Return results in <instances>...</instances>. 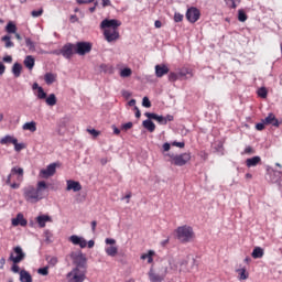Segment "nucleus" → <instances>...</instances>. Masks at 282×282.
<instances>
[{
	"label": "nucleus",
	"instance_id": "nucleus-14",
	"mask_svg": "<svg viewBox=\"0 0 282 282\" xmlns=\"http://www.w3.org/2000/svg\"><path fill=\"white\" fill-rule=\"evenodd\" d=\"M74 52H76V48L75 45L72 43H67L61 48L62 56L64 58H67L68 61L69 58H72V56H74Z\"/></svg>",
	"mask_w": 282,
	"mask_h": 282
},
{
	"label": "nucleus",
	"instance_id": "nucleus-39",
	"mask_svg": "<svg viewBox=\"0 0 282 282\" xmlns=\"http://www.w3.org/2000/svg\"><path fill=\"white\" fill-rule=\"evenodd\" d=\"M25 45L29 47L30 52H36V44L30 37H25Z\"/></svg>",
	"mask_w": 282,
	"mask_h": 282
},
{
	"label": "nucleus",
	"instance_id": "nucleus-15",
	"mask_svg": "<svg viewBox=\"0 0 282 282\" xmlns=\"http://www.w3.org/2000/svg\"><path fill=\"white\" fill-rule=\"evenodd\" d=\"M56 173V163H51L46 166V169H43L40 171V177H43L44 180H47V177H52Z\"/></svg>",
	"mask_w": 282,
	"mask_h": 282
},
{
	"label": "nucleus",
	"instance_id": "nucleus-4",
	"mask_svg": "<svg viewBox=\"0 0 282 282\" xmlns=\"http://www.w3.org/2000/svg\"><path fill=\"white\" fill-rule=\"evenodd\" d=\"M176 237L178 241H181V243H189V241H193V239H195V231H193V227L184 225L177 227Z\"/></svg>",
	"mask_w": 282,
	"mask_h": 282
},
{
	"label": "nucleus",
	"instance_id": "nucleus-38",
	"mask_svg": "<svg viewBox=\"0 0 282 282\" xmlns=\"http://www.w3.org/2000/svg\"><path fill=\"white\" fill-rule=\"evenodd\" d=\"M1 41H3L4 46L7 48L14 47V42H12V40H10V35L2 36Z\"/></svg>",
	"mask_w": 282,
	"mask_h": 282
},
{
	"label": "nucleus",
	"instance_id": "nucleus-62",
	"mask_svg": "<svg viewBox=\"0 0 282 282\" xmlns=\"http://www.w3.org/2000/svg\"><path fill=\"white\" fill-rule=\"evenodd\" d=\"M3 62L4 63H12V56H10V55L4 56Z\"/></svg>",
	"mask_w": 282,
	"mask_h": 282
},
{
	"label": "nucleus",
	"instance_id": "nucleus-17",
	"mask_svg": "<svg viewBox=\"0 0 282 282\" xmlns=\"http://www.w3.org/2000/svg\"><path fill=\"white\" fill-rule=\"evenodd\" d=\"M68 241H70L73 246H79V248H87V240L80 236L73 235L68 238Z\"/></svg>",
	"mask_w": 282,
	"mask_h": 282
},
{
	"label": "nucleus",
	"instance_id": "nucleus-45",
	"mask_svg": "<svg viewBox=\"0 0 282 282\" xmlns=\"http://www.w3.org/2000/svg\"><path fill=\"white\" fill-rule=\"evenodd\" d=\"M37 274H41L42 276H47V274H50V265L37 269Z\"/></svg>",
	"mask_w": 282,
	"mask_h": 282
},
{
	"label": "nucleus",
	"instance_id": "nucleus-36",
	"mask_svg": "<svg viewBox=\"0 0 282 282\" xmlns=\"http://www.w3.org/2000/svg\"><path fill=\"white\" fill-rule=\"evenodd\" d=\"M44 80H45L46 85H52L53 83H55L56 76L52 73H46L44 76Z\"/></svg>",
	"mask_w": 282,
	"mask_h": 282
},
{
	"label": "nucleus",
	"instance_id": "nucleus-41",
	"mask_svg": "<svg viewBox=\"0 0 282 282\" xmlns=\"http://www.w3.org/2000/svg\"><path fill=\"white\" fill-rule=\"evenodd\" d=\"M238 21H240V23H246V21H248V15L242 9L238 10Z\"/></svg>",
	"mask_w": 282,
	"mask_h": 282
},
{
	"label": "nucleus",
	"instance_id": "nucleus-59",
	"mask_svg": "<svg viewBox=\"0 0 282 282\" xmlns=\"http://www.w3.org/2000/svg\"><path fill=\"white\" fill-rule=\"evenodd\" d=\"M3 74H6V65L0 62V76H3Z\"/></svg>",
	"mask_w": 282,
	"mask_h": 282
},
{
	"label": "nucleus",
	"instance_id": "nucleus-13",
	"mask_svg": "<svg viewBox=\"0 0 282 282\" xmlns=\"http://www.w3.org/2000/svg\"><path fill=\"white\" fill-rule=\"evenodd\" d=\"M148 276L151 282H162L166 276V270L164 271H156L155 269L151 268Z\"/></svg>",
	"mask_w": 282,
	"mask_h": 282
},
{
	"label": "nucleus",
	"instance_id": "nucleus-26",
	"mask_svg": "<svg viewBox=\"0 0 282 282\" xmlns=\"http://www.w3.org/2000/svg\"><path fill=\"white\" fill-rule=\"evenodd\" d=\"M0 144H17V138L7 134L0 140Z\"/></svg>",
	"mask_w": 282,
	"mask_h": 282
},
{
	"label": "nucleus",
	"instance_id": "nucleus-24",
	"mask_svg": "<svg viewBox=\"0 0 282 282\" xmlns=\"http://www.w3.org/2000/svg\"><path fill=\"white\" fill-rule=\"evenodd\" d=\"M23 131H30L31 133H34L36 131V121L25 122L22 126Z\"/></svg>",
	"mask_w": 282,
	"mask_h": 282
},
{
	"label": "nucleus",
	"instance_id": "nucleus-5",
	"mask_svg": "<svg viewBox=\"0 0 282 282\" xmlns=\"http://www.w3.org/2000/svg\"><path fill=\"white\" fill-rule=\"evenodd\" d=\"M167 158H170L169 162L171 164H174V166H184L186 163L191 162V153L185 152L182 154H166Z\"/></svg>",
	"mask_w": 282,
	"mask_h": 282
},
{
	"label": "nucleus",
	"instance_id": "nucleus-25",
	"mask_svg": "<svg viewBox=\"0 0 282 282\" xmlns=\"http://www.w3.org/2000/svg\"><path fill=\"white\" fill-rule=\"evenodd\" d=\"M186 265H188V262L186 260H181L176 263V265L173 267V264H171L172 270H180L181 272H185L186 271Z\"/></svg>",
	"mask_w": 282,
	"mask_h": 282
},
{
	"label": "nucleus",
	"instance_id": "nucleus-49",
	"mask_svg": "<svg viewBox=\"0 0 282 282\" xmlns=\"http://www.w3.org/2000/svg\"><path fill=\"white\" fill-rule=\"evenodd\" d=\"M174 21H175V23H182V21H184V15L182 13L175 12Z\"/></svg>",
	"mask_w": 282,
	"mask_h": 282
},
{
	"label": "nucleus",
	"instance_id": "nucleus-23",
	"mask_svg": "<svg viewBox=\"0 0 282 282\" xmlns=\"http://www.w3.org/2000/svg\"><path fill=\"white\" fill-rule=\"evenodd\" d=\"M258 164H261V156H252L246 160V165L248 169L258 166Z\"/></svg>",
	"mask_w": 282,
	"mask_h": 282
},
{
	"label": "nucleus",
	"instance_id": "nucleus-30",
	"mask_svg": "<svg viewBox=\"0 0 282 282\" xmlns=\"http://www.w3.org/2000/svg\"><path fill=\"white\" fill-rule=\"evenodd\" d=\"M23 69V66L20 63L13 64L12 67V74L15 78H19L21 76V70Z\"/></svg>",
	"mask_w": 282,
	"mask_h": 282
},
{
	"label": "nucleus",
	"instance_id": "nucleus-51",
	"mask_svg": "<svg viewBox=\"0 0 282 282\" xmlns=\"http://www.w3.org/2000/svg\"><path fill=\"white\" fill-rule=\"evenodd\" d=\"M254 153V150L252 149V147L248 145L245 148L243 152L241 153L242 155H250Z\"/></svg>",
	"mask_w": 282,
	"mask_h": 282
},
{
	"label": "nucleus",
	"instance_id": "nucleus-27",
	"mask_svg": "<svg viewBox=\"0 0 282 282\" xmlns=\"http://www.w3.org/2000/svg\"><path fill=\"white\" fill-rule=\"evenodd\" d=\"M142 124H143L144 129L150 131V133H153V131H155V123H153V121H151L150 118L144 120Z\"/></svg>",
	"mask_w": 282,
	"mask_h": 282
},
{
	"label": "nucleus",
	"instance_id": "nucleus-64",
	"mask_svg": "<svg viewBox=\"0 0 282 282\" xmlns=\"http://www.w3.org/2000/svg\"><path fill=\"white\" fill-rule=\"evenodd\" d=\"M163 150L164 151H171V144L170 143H164L163 144Z\"/></svg>",
	"mask_w": 282,
	"mask_h": 282
},
{
	"label": "nucleus",
	"instance_id": "nucleus-57",
	"mask_svg": "<svg viewBox=\"0 0 282 282\" xmlns=\"http://www.w3.org/2000/svg\"><path fill=\"white\" fill-rule=\"evenodd\" d=\"M186 144L184 142H177V141H174L172 142V147H178V149H184Z\"/></svg>",
	"mask_w": 282,
	"mask_h": 282
},
{
	"label": "nucleus",
	"instance_id": "nucleus-19",
	"mask_svg": "<svg viewBox=\"0 0 282 282\" xmlns=\"http://www.w3.org/2000/svg\"><path fill=\"white\" fill-rule=\"evenodd\" d=\"M264 124H272V127H280L279 119H276V116L274 113L270 112L264 119Z\"/></svg>",
	"mask_w": 282,
	"mask_h": 282
},
{
	"label": "nucleus",
	"instance_id": "nucleus-31",
	"mask_svg": "<svg viewBox=\"0 0 282 282\" xmlns=\"http://www.w3.org/2000/svg\"><path fill=\"white\" fill-rule=\"evenodd\" d=\"M253 259H262L263 258V249L261 247H256L251 253Z\"/></svg>",
	"mask_w": 282,
	"mask_h": 282
},
{
	"label": "nucleus",
	"instance_id": "nucleus-22",
	"mask_svg": "<svg viewBox=\"0 0 282 282\" xmlns=\"http://www.w3.org/2000/svg\"><path fill=\"white\" fill-rule=\"evenodd\" d=\"M35 220L37 221L40 228H45L47 221L52 223V217L48 215H40L35 218Z\"/></svg>",
	"mask_w": 282,
	"mask_h": 282
},
{
	"label": "nucleus",
	"instance_id": "nucleus-54",
	"mask_svg": "<svg viewBox=\"0 0 282 282\" xmlns=\"http://www.w3.org/2000/svg\"><path fill=\"white\" fill-rule=\"evenodd\" d=\"M132 127L133 122H127L121 126V129H123V131H129V129H131Z\"/></svg>",
	"mask_w": 282,
	"mask_h": 282
},
{
	"label": "nucleus",
	"instance_id": "nucleus-61",
	"mask_svg": "<svg viewBox=\"0 0 282 282\" xmlns=\"http://www.w3.org/2000/svg\"><path fill=\"white\" fill-rule=\"evenodd\" d=\"M134 111H135V118H140L142 116L138 106H134Z\"/></svg>",
	"mask_w": 282,
	"mask_h": 282
},
{
	"label": "nucleus",
	"instance_id": "nucleus-34",
	"mask_svg": "<svg viewBox=\"0 0 282 282\" xmlns=\"http://www.w3.org/2000/svg\"><path fill=\"white\" fill-rule=\"evenodd\" d=\"M225 2L228 8H230L231 10H236V8H238L241 3V0H225Z\"/></svg>",
	"mask_w": 282,
	"mask_h": 282
},
{
	"label": "nucleus",
	"instance_id": "nucleus-20",
	"mask_svg": "<svg viewBox=\"0 0 282 282\" xmlns=\"http://www.w3.org/2000/svg\"><path fill=\"white\" fill-rule=\"evenodd\" d=\"M180 80H186L187 78H193V70L189 68H181L177 73Z\"/></svg>",
	"mask_w": 282,
	"mask_h": 282
},
{
	"label": "nucleus",
	"instance_id": "nucleus-50",
	"mask_svg": "<svg viewBox=\"0 0 282 282\" xmlns=\"http://www.w3.org/2000/svg\"><path fill=\"white\" fill-rule=\"evenodd\" d=\"M42 14H43V9L33 10L31 12V17H33L34 19H39V17H41Z\"/></svg>",
	"mask_w": 282,
	"mask_h": 282
},
{
	"label": "nucleus",
	"instance_id": "nucleus-58",
	"mask_svg": "<svg viewBox=\"0 0 282 282\" xmlns=\"http://www.w3.org/2000/svg\"><path fill=\"white\" fill-rule=\"evenodd\" d=\"M102 8H109L111 7V0H101Z\"/></svg>",
	"mask_w": 282,
	"mask_h": 282
},
{
	"label": "nucleus",
	"instance_id": "nucleus-16",
	"mask_svg": "<svg viewBox=\"0 0 282 282\" xmlns=\"http://www.w3.org/2000/svg\"><path fill=\"white\" fill-rule=\"evenodd\" d=\"M169 72H170L169 65L166 64H158L154 66V73L156 78H164V76H166Z\"/></svg>",
	"mask_w": 282,
	"mask_h": 282
},
{
	"label": "nucleus",
	"instance_id": "nucleus-1",
	"mask_svg": "<svg viewBox=\"0 0 282 282\" xmlns=\"http://www.w3.org/2000/svg\"><path fill=\"white\" fill-rule=\"evenodd\" d=\"M45 191H47V183L40 181L34 185H29L23 188V197L29 204H39L41 199H45Z\"/></svg>",
	"mask_w": 282,
	"mask_h": 282
},
{
	"label": "nucleus",
	"instance_id": "nucleus-10",
	"mask_svg": "<svg viewBox=\"0 0 282 282\" xmlns=\"http://www.w3.org/2000/svg\"><path fill=\"white\" fill-rule=\"evenodd\" d=\"M25 259V252H23V249L18 246L13 249V253L10 254L9 261H12V263H21Z\"/></svg>",
	"mask_w": 282,
	"mask_h": 282
},
{
	"label": "nucleus",
	"instance_id": "nucleus-32",
	"mask_svg": "<svg viewBox=\"0 0 282 282\" xmlns=\"http://www.w3.org/2000/svg\"><path fill=\"white\" fill-rule=\"evenodd\" d=\"M24 65L28 69H34V57L32 55H28L24 59Z\"/></svg>",
	"mask_w": 282,
	"mask_h": 282
},
{
	"label": "nucleus",
	"instance_id": "nucleus-11",
	"mask_svg": "<svg viewBox=\"0 0 282 282\" xmlns=\"http://www.w3.org/2000/svg\"><path fill=\"white\" fill-rule=\"evenodd\" d=\"M185 17L189 23H197V21H199V17H202V12L199 9L192 7L187 9Z\"/></svg>",
	"mask_w": 282,
	"mask_h": 282
},
{
	"label": "nucleus",
	"instance_id": "nucleus-29",
	"mask_svg": "<svg viewBox=\"0 0 282 282\" xmlns=\"http://www.w3.org/2000/svg\"><path fill=\"white\" fill-rule=\"evenodd\" d=\"M45 102L48 107H54L57 102L56 95L50 94L48 96H46Z\"/></svg>",
	"mask_w": 282,
	"mask_h": 282
},
{
	"label": "nucleus",
	"instance_id": "nucleus-48",
	"mask_svg": "<svg viewBox=\"0 0 282 282\" xmlns=\"http://www.w3.org/2000/svg\"><path fill=\"white\" fill-rule=\"evenodd\" d=\"M258 96L260 98H268V89L265 87H261L258 89Z\"/></svg>",
	"mask_w": 282,
	"mask_h": 282
},
{
	"label": "nucleus",
	"instance_id": "nucleus-33",
	"mask_svg": "<svg viewBox=\"0 0 282 282\" xmlns=\"http://www.w3.org/2000/svg\"><path fill=\"white\" fill-rule=\"evenodd\" d=\"M236 272L238 273L239 281H246V279H248V276H249L246 268L238 269Z\"/></svg>",
	"mask_w": 282,
	"mask_h": 282
},
{
	"label": "nucleus",
	"instance_id": "nucleus-43",
	"mask_svg": "<svg viewBox=\"0 0 282 282\" xmlns=\"http://www.w3.org/2000/svg\"><path fill=\"white\" fill-rule=\"evenodd\" d=\"M169 75H167V80L170 82V83H176V80H180V76L177 75V73H175V72H170V73H167Z\"/></svg>",
	"mask_w": 282,
	"mask_h": 282
},
{
	"label": "nucleus",
	"instance_id": "nucleus-6",
	"mask_svg": "<svg viewBox=\"0 0 282 282\" xmlns=\"http://www.w3.org/2000/svg\"><path fill=\"white\" fill-rule=\"evenodd\" d=\"M86 271L80 268L73 269L69 273H67L68 282H84L87 276L85 275Z\"/></svg>",
	"mask_w": 282,
	"mask_h": 282
},
{
	"label": "nucleus",
	"instance_id": "nucleus-37",
	"mask_svg": "<svg viewBox=\"0 0 282 282\" xmlns=\"http://www.w3.org/2000/svg\"><path fill=\"white\" fill-rule=\"evenodd\" d=\"M6 32H8V34H17V24L9 22L6 26Z\"/></svg>",
	"mask_w": 282,
	"mask_h": 282
},
{
	"label": "nucleus",
	"instance_id": "nucleus-63",
	"mask_svg": "<svg viewBox=\"0 0 282 282\" xmlns=\"http://www.w3.org/2000/svg\"><path fill=\"white\" fill-rule=\"evenodd\" d=\"M4 265H6V258H1L0 259V270H3Z\"/></svg>",
	"mask_w": 282,
	"mask_h": 282
},
{
	"label": "nucleus",
	"instance_id": "nucleus-21",
	"mask_svg": "<svg viewBox=\"0 0 282 282\" xmlns=\"http://www.w3.org/2000/svg\"><path fill=\"white\" fill-rule=\"evenodd\" d=\"M12 226H28V220L23 217V214H18L15 218L12 219Z\"/></svg>",
	"mask_w": 282,
	"mask_h": 282
},
{
	"label": "nucleus",
	"instance_id": "nucleus-53",
	"mask_svg": "<svg viewBox=\"0 0 282 282\" xmlns=\"http://www.w3.org/2000/svg\"><path fill=\"white\" fill-rule=\"evenodd\" d=\"M265 124L267 123H264V121L262 119V122L256 124L257 131H263V129H265Z\"/></svg>",
	"mask_w": 282,
	"mask_h": 282
},
{
	"label": "nucleus",
	"instance_id": "nucleus-7",
	"mask_svg": "<svg viewBox=\"0 0 282 282\" xmlns=\"http://www.w3.org/2000/svg\"><path fill=\"white\" fill-rule=\"evenodd\" d=\"M145 117L149 118L150 120H156L159 124H167L169 122H173L174 120L173 115H167L166 117H164L153 112H145Z\"/></svg>",
	"mask_w": 282,
	"mask_h": 282
},
{
	"label": "nucleus",
	"instance_id": "nucleus-60",
	"mask_svg": "<svg viewBox=\"0 0 282 282\" xmlns=\"http://www.w3.org/2000/svg\"><path fill=\"white\" fill-rule=\"evenodd\" d=\"M12 272H14L15 274H18V272L20 271V268L17 263H14L11 268Z\"/></svg>",
	"mask_w": 282,
	"mask_h": 282
},
{
	"label": "nucleus",
	"instance_id": "nucleus-44",
	"mask_svg": "<svg viewBox=\"0 0 282 282\" xmlns=\"http://www.w3.org/2000/svg\"><path fill=\"white\" fill-rule=\"evenodd\" d=\"M46 261H47V263H48V265L51 268H54V265H56V263H58V258L52 257V256H47L46 257Z\"/></svg>",
	"mask_w": 282,
	"mask_h": 282
},
{
	"label": "nucleus",
	"instance_id": "nucleus-12",
	"mask_svg": "<svg viewBox=\"0 0 282 282\" xmlns=\"http://www.w3.org/2000/svg\"><path fill=\"white\" fill-rule=\"evenodd\" d=\"M105 243H107V246L105 248V252L108 257H116V254H118V247H116V239L113 238H106Z\"/></svg>",
	"mask_w": 282,
	"mask_h": 282
},
{
	"label": "nucleus",
	"instance_id": "nucleus-46",
	"mask_svg": "<svg viewBox=\"0 0 282 282\" xmlns=\"http://www.w3.org/2000/svg\"><path fill=\"white\" fill-rule=\"evenodd\" d=\"M14 145V151H17L18 153L20 151H23V149H25V143H19V140L15 139V143H13Z\"/></svg>",
	"mask_w": 282,
	"mask_h": 282
},
{
	"label": "nucleus",
	"instance_id": "nucleus-56",
	"mask_svg": "<svg viewBox=\"0 0 282 282\" xmlns=\"http://www.w3.org/2000/svg\"><path fill=\"white\" fill-rule=\"evenodd\" d=\"M88 133H90V135H93L94 138H98V135H100V132L96 129H88Z\"/></svg>",
	"mask_w": 282,
	"mask_h": 282
},
{
	"label": "nucleus",
	"instance_id": "nucleus-35",
	"mask_svg": "<svg viewBox=\"0 0 282 282\" xmlns=\"http://www.w3.org/2000/svg\"><path fill=\"white\" fill-rule=\"evenodd\" d=\"M100 69L105 74H113V66L111 64H101Z\"/></svg>",
	"mask_w": 282,
	"mask_h": 282
},
{
	"label": "nucleus",
	"instance_id": "nucleus-42",
	"mask_svg": "<svg viewBox=\"0 0 282 282\" xmlns=\"http://www.w3.org/2000/svg\"><path fill=\"white\" fill-rule=\"evenodd\" d=\"M35 96L39 100H45L47 98V93L43 88H39V90L35 93Z\"/></svg>",
	"mask_w": 282,
	"mask_h": 282
},
{
	"label": "nucleus",
	"instance_id": "nucleus-40",
	"mask_svg": "<svg viewBox=\"0 0 282 282\" xmlns=\"http://www.w3.org/2000/svg\"><path fill=\"white\" fill-rule=\"evenodd\" d=\"M155 254L154 251H149L148 253H143L141 256V259L144 261L145 259L148 260V263H153V256Z\"/></svg>",
	"mask_w": 282,
	"mask_h": 282
},
{
	"label": "nucleus",
	"instance_id": "nucleus-47",
	"mask_svg": "<svg viewBox=\"0 0 282 282\" xmlns=\"http://www.w3.org/2000/svg\"><path fill=\"white\" fill-rule=\"evenodd\" d=\"M131 74H132L131 68H123V69L120 72L121 78H129V76H131Z\"/></svg>",
	"mask_w": 282,
	"mask_h": 282
},
{
	"label": "nucleus",
	"instance_id": "nucleus-28",
	"mask_svg": "<svg viewBox=\"0 0 282 282\" xmlns=\"http://www.w3.org/2000/svg\"><path fill=\"white\" fill-rule=\"evenodd\" d=\"M20 281L21 282H32V275L30 272L22 270L20 271Z\"/></svg>",
	"mask_w": 282,
	"mask_h": 282
},
{
	"label": "nucleus",
	"instance_id": "nucleus-9",
	"mask_svg": "<svg viewBox=\"0 0 282 282\" xmlns=\"http://www.w3.org/2000/svg\"><path fill=\"white\" fill-rule=\"evenodd\" d=\"M70 259H73V262L75 263V265H77L76 268H85V265L87 264V258L85 257V254H83L82 251L72 252Z\"/></svg>",
	"mask_w": 282,
	"mask_h": 282
},
{
	"label": "nucleus",
	"instance_id": "nucleus-2",
	"mask_svg": "<svg viewBox=\"0 0 282 282\" xmlns=\"http://www.w3.org/2000/svg\"><path fill=\"white\" fill-rule=\"evenodd\" d=\"M120 25H122V22L116 19H105L100 23V29L104 30V36L108 43H113V41L120 39V32L118 31Z\"/></svg>",
	"mask_w": 282,
	"mask_h": 282
},
{
	"label": "nucleus",
	"instance_id": "nucleus-55",
	"mask_svg": "<svg viewBox=\"0 0 282 282\" xmlns=\"http://www.w3.org/2000/svg\"><path fill=\"white\" fill-rule=\"evenodd\" d=\"M78 6H85L88 3H94L96 0H76Z\"/></svg>",
	"mask_w": 282,
	"mask_h": 282
},
{
	"label": "nucleus",
	"instance_id": "nucleus-18",
	"mask_svg": "<svg viewBox=\"0 0 282 282\" xmlns=\"http://www.w3.org/2000/svg\"><path fill=\"white\" fill-rule=\"evenodd\" d=\"M66 191H73L74 193H78L79 191H83V185H80V182L78 181L67 180Z\"/></svg>",
	"mask_w": 282,
	"mask_h": 282
},
{
	"label": "nucleus",
	"instance_id": "nucleus-3",
	"mask_svg": "<svg viewBox=\"0 0 282 282\" xmlns=\"http://www.w3.org/2000/svg\"><path fill=\"white\" fill-rule=\"evenodd\" d=\"M21 182H23V169L18 166L12 167L6 184L11 186V188L17 189L21 187Z\"/></svg>",
	"mask_w": 282,
	"mask_h": 282
},
{
	"label": "nucleus",
	"instance_id": "nucleus-52",
	"mask_svg": "<svg viewBox=\"0 0 282 282\" xmlns=\"http://www.w3.org/2000/svg\"><path fill=\"white\" fill-rule=\"evenodd\" d=\"M142 105L147 109H149L151 107V100H149V97H143Z\"/></svg>",
	"mask_w": 282,
	"mask_h": 282
},
{
	"label": "nucleus",
	"instance_id": "nucleus-8",
	"mask_svg": "<svg viewBox=\"0 0 282 282\" xmlns=\"http://www.w3.org/2000/svg\"><path fill=\"white\" fill-rule=\"evenodd\" d=\"M91 52V43L89 42H77L75 44V54L79 56H85V54H89Z\"/></svg>",
	"mask_w": 282,
	"mask_h": 282
}]
</instances>
